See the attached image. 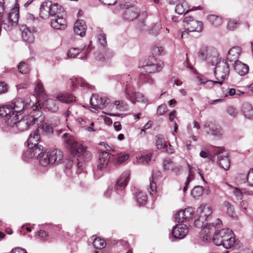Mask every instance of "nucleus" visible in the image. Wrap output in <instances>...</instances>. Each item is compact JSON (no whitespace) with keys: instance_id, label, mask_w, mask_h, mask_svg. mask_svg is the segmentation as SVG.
<instances>
[{"instance_id":"39","label":"nucleus","mask_w":253,"mask_h":253,"mask_svg":"<svg viewBox=\"0 0 253 253\" xmlns=\"http://www.w3.org/2000/svg\"><path fill=\"white\" fill-rule=\"evenodd\" d=\"M77 85H80L82 87H84L89 89H92L93 86L89 84L85 81L83 79H76L75 82H73V85L76 86Z\"/></svg>"},{"instance_id":"1","label":"nucleus","mask_w":253,"mask_h":253,"mask_svg":"<svg viewBox=\"0 0 253 253\" xmlns=\"http://www.w3.org/2000/svg\"><path fill=\"white\" fill-rule=\"evenodd\" d=\"M28 149L24 153L23 156L27 159L37 158L40 165L46 167L49 165L59 164L63 159L62 151L54 149L47 153L45 152L44 148L39 144L38 138L36 133L34 136L28 138L27 140Z\"/></svg>"},{"instance_id":"64","label":"nucleus","mask_w":253,"mask_h":253,"mask_svg":"<svg viewBox=\"0 0 253 253\" xmlns=\"http://www.w3.org/2000/svg\"><path fill=\"white\" fill-rule=\"evenodd\" d=\"M180 170V168L176 166L175 165L171 170V171L173 172L175 175H178L179 174Z\"/></svg>"},{"instance_id":"54","label":"nucleus","mask_w":253,"mask_h":253,"mask_svg":"<svg viewBox=\"0 0 253 253\" xmlns=\"http://www.w3.org/2000/svg\"><path fill=\"white\" fill-rule=\"evenodd\" d=\"M153 53L156 55H161L164 52V49L162 46H156L153 49Z\"/></svg>"},{"instance_id":"63","label":"nucleus","mask_w":253,"mask_h":253,"mask_svg":"<svg viewBox=\"0 0 253 253\" xmlns=\"http://www.w3.org/2000/svg\"><path fill=\"white\" fill-rule=\"evenodd\" d=\"M176 117V111H173L171 112L169 114V120L170 121L172 122L173 121L174 119Z\"/></svg>"},{"instance_id":"35","label":"nucleus","mask_w":253,"mask_h":253,"mask_svg":"<svg viewBox=\"0 0 253 253\" xmlns=\"http://www.w3.org/2000/svg\"><path fill=\"white\" fill-rule=\"evenodd\" d=\"M136 198L138 204L140 205H143L146 203L147 196L145 193L139 191L136 192Z\"/></svg>"},{"instance_id":"23","label":"nucleus","mask_w":253,"mask_h":253,"mask_svg":"<svg viewBox=\"0 0 253 253\" xmlns=\"http://www.w3.org/2000/svg\"><path fill=\"white\" fill-rule=\"evenodd\" d=\"M86 29V26L85 21L83 20H79L75 23L74 32L76 35L83 37L85 34Z\"/></svg>"},{"instance_id":"13","label":"nucleus","mask_w":253,"mask_h":253,"mask_svg":"<svg viewBox=\"0 0 253 253\" xmlns=\"http://www.w3.org/2000/svg\"><path fill=\"white\" fill-rule=\"evenodd\" d=\"M109 154L106 152H102L99 155L97 169L94 171V176L99 178L103 175L102 171L104 170L108 164L110 160Z\"/></svg>"},{"instance_id":"41","label":"nucleus","mask_w":253,"mask_h":253,"mask_svg":"<svg viewBox=\"0 0 253 253\" xmlns=\"http://www.w3.org/2000/svg\"><path fill=\"white\" fill-rule=\"evenodd\" d=\"M114 105L116 106V109L120 111H125L127 109L128 106L127 103L124 101H115L114 102Z\"/></svg>"},{"instance_id":"20","label":"nucleus","mask_w":253,"mask_h":253,"mask_svg":"<svg viewBox=\"0 0 253 253\" xmlns=\"http://www.w3.org/2000/svg\"><path fill=\"white\" fill-rule=\"evenodd\" d=\"M241 48L239 46H234L230 49L227 55V61L232 64L235 63L241 53Z\"/></svg>"},{"instance_id":"55","label":"nucleus","mask_w":253,"mask_h":253,"mask_svg":"<svg viewBox=\"0 0 253 253\" xmlns=\"http://www.w3.org/2000/svg\"><path fill=\"white\" fill-rule=\"evenodd\" d=\"M7 86L4 82H0V94L4 93L7 91Z\"/></svg>"},{"instance_id":"50","label":"nucleus","mask_w":253,"mask_h":253,"mask_svg":"<svg viewBox=\"0 0 253 253\" xmlns=\"http://www.w3.org/2000/svg\"><path fill=\"white\" fill-rule=\"evenodd\" d=\"M167 111V107L165 104H162L157 109V114L159 115H163Z\"/></svg>"},{"instance_id":"51","label":"nucleus","mask_w":253,"mask_h":253,"mask_svg":"<svg viewBox=\"0 0 253 253\" xmlns=\"http://www.w3.org/2000/svg\"><path fill=\"white\" fill-rule=\"evenodd\" d=\"M227 113L233 117H235L238 114L237 109L232 106H230L227 108Z\"/></svg>"},{"instance_id":"48","label":"nucleus","mask_w":253,"mask_h":253,"mask_svg":"<svg viewBox=\"0 0 253 253\" xmlns=\"http://www.w3.org/2000/svg\"><path fill=\"white\" fill-rule=\"evenodd\" d=\"M98 40L102 46L105 47L107 45L106 37L104 34L101 33L98 35Z\"/></svg>"},{"instance_id":"37","label":"nucleus","mask_w":253,"mask_h":253,"mask_svg":"<svg viewBox=\"0 0 253 253\" xmlns=\"http://www.w3.org/2000/svg\"><path fill=\"white\" fill-rule=\"evenodd\" d=\"M93 245L96 249H102L105 247L106 243L103 239L100 238H96L93 240Z\"/></svg>"},{"instance_id":"40","label":"nucleus","mask_w":253,"mask_h":253,"mask_svg":"<svg viewBox=\"0 0 253 253\" xmlns=\"http://www.w3.org/2000/svg\"><path fill=\"white\" fill-rule=\"evenodd\" d=\"M162 28L160 23H157L152 26L151 29L149 31V33L153 36H157L162 31Z\"/></svg>"},{"instance_id":"42","label":"nucleus","mask_w":253,"mask_h":253,"mask_svg":"<svg viewBox=\"0 0 253 253\" xmlns=\"http://www.w3.org/2000/svg\"><path fill=\"white\" fill-rule=\"evenodd\" d=\"M174 166L175 164L169 159L164 160L163 163V169L164 170L167 171L170 170L171 171Z\"/></svg>"},{"instance_id":"29","label":"nucleus","mask_w":253,"mask_h":253,"mask_svg":"<svg viewBox=\"0 0 253 253\" xmlns=\"http://www.w3.org/2000/svg\"><path fill=\"white\" fill-rule=\"evenodd\" d=\"M56 98L58 101L65 103H69L75 101V97L70 94L59 93Z\"/></svg>"},{"instance_id":"10","label":"nucleus","mask_w":253,"mask_h":253,"mask_svg":"<svg viewBox=\"0 0 253 253\" xmlns=\"http://www.w3.org/2000/svg\"><path fill=\"white\" fill-rule=\"evenodd\" d=\"M215 65L214 75L218 84H221L224 80L228 78L229 68L228 63L224 60L219 61Z\"/></svg>"},{"instance_id":"27","label":"nucleus","mask_w":253,"mask_h":253,"mask_svg":"<svg viewBox=\"0 0 253 253\" xmlns=\"http://www.w3.org/2000/svg\"><path fill=\"white\" fill-rule=\"evenodd\" d=\"M7 19L11 22L14 26H16L19 19V9L17 7L11 9L8 13Z\"/></svg>"},{"instance_id":"36","label":"nucleus","mask_w":253,"mask_h":253,"mask_svg":"<svg viewBox=\"0 0 253 253\" xmlns=\"http://www.w3.org/2000/svg\"><path fill=\"white\" fill-rule=\"evenodd\" d=\"M223 206L226 208L227 213L229 216L233 218L236 216L234 207L231 203L225 201L223 203Z\"/></svg>"},{"instance_id":"44","label":"nucleus","mask_w":253,"mask_h":253,"mask_svg":"<svg viewBox=\"0 0 253 253\" xmlns=\"http://www.w3.org/2000/svg\"><path fill=\"white\" fill-rule=\"evenodd\" d=\"M18 68L19 72L23 74H28L30 72V68L28 65L23 61H21L19 63Z\"/></svg>"},{"instance_id":"34","label":"nucleus","mask_w":253,"mask_h":253,"mask_svg":"<svg viewBox=\"0 0 253 253\" xmlns=\"http://www.w3.org/2000/svg\"><path fill=\"white\" fill-rule=\"evenodd\" d=\"M134 8L127 9L125 12V18L131 21L136 18L138 16V13L134 9Z\"/></svg>"},{"instance_id":"21","label":"nucleus","mask_w":253,"mask_h":253,"mask_svg":"<svg viewBox=\"0 0 253 253\" xmlns=\"http://www.w3.org/2000/svg\"><path fill=\"white\" fill-rule=\"evenodd\" d=\"M37 32V29L35 27L26 28L23 29L22 32L23 40L30 43H33L35 41L34 33Z\"/></svg>"},{"instance_id":"5","label":"nucleus","mask_w":253,"mask_h":253,"mask_svg":"<svg viewBox=\"0 0 253 253\" xmlns=\"http://www.w3.org/2000/svg\"><path fill=\"white\" fill-rule=\"evenodd\" d=\"M164 63L157 60L154 56H150L145 61V64L141 67L139 76V82L142 84H152L153 80L150 74L159 72L163 68Z\"/></svg>"},{"instance_id":"32","label":"nucleus","mask_w":253,"mask_h":253,"mask_svg":"<svg viewBox=\"0 0 253 253\" xmlns=\"http://www.w3.org/2000/svg\"><path fill=\"white\" fill-rule=\"evenodd\" d=\"M207 19L209 22L214 27H218L222 23V18L215 15H209L207 17Z\"/></svg>"},{"instance_id":"49","label":"nucleus","mask_w":253,"mask_h":253,"mask_svg":"<svg viewBox=\"0 0 253 253\" xmlns=\"http://www.w3.org/2000/svg\"><path fill=\"white\" fill-rule=\"evenodd\" d=\"M238 22L236 20H231L228 22L227 28L229 30H233L237 28Z\"/></svg>"},{"instance_id":"14","label":"nucleus","mask_w":253,"mask_h":253,"mask_svg":"<svg viewBox=\"0 0 253 253\" xmlns=\"http://www.w3.org/2000/svg\"><path fill=\"white\" fill-rule=\"evenodd\" d=\"M34 105V103L31 104V102L25 103L21 98H17L14 99L11 104L5 105L3 106H6V108H11L14 112L16 113H19L23 110H26L30 107H31Z\"/></svg>"},{"instance_id":"30","label":"nucleus","mask_w":253,"mask_h":253,"mask_svg":"<svg viewBox=\"0 0 253 253\" xmlns=\"http://www.w3.org/2000/svg\"><path fill=\"white\" fill-rule=\"evenodd\" d=\"M242 112L246 118L249 119L253 118V107L249 103L245 102L243 104Z\"/></svg>"},{"instance_id":"47","label":"nucleus","mask_w":253,"mask_h":253,"mask_svg":"<svg viewBox=\"0 0 253 253\" xmlns=\"http://www.w3.org/2000/svg\"><path fill=\"white\" fill-rule=\"evenodd\" d=\"M245 178L247 180L248 185L253 187V169H251L247 176H245Z\"/></svg>"},{"instance_id":"33","label":"nucleus","mask_w":253,"mask_h":253,"mask_svg":"<svg viewBox=\"0 0 253 253\" xmlns=\"http://www.w3.org/2000/svg\"><path fill=\"white\" fill-rule=\"evenodd\" d=\"M194 170L196 171V172L201 176L202 178L204 180V177L202 175L201 171L199 169H194V168L189 166V174L188 177H187L186 181L185 182V186H186V187H188L189 182L194 179L193 173Z\"/></svg>"},{"instance_id":"58","label":"nucleus","mask_w":253,"mask_h":253,"mask_svg":"<svg viewBox=\"0 0 253 253\" xmlns=\"http://www.w3.org/2000/svg\"><path fill=\"white\" fill-rule=\"evenodd\" d=\"M104 4L111 5L115 4L117 0H99Z\"/></svg>"},{"instance_id":"22","label":"nucleus","mask_w":253,"mask_h":253,"mask_svg":"<svg viewBox=\"0 0 253 253\" xmlns=\"http://www.w3.org/2000/svg\"><path fill=\"white\" fill-rule=\"evenodd\" d=\"M41 132H44L47 135H50L53 133V129L50 125L45 124L42 126H39L35 131L31 133L29 137L31 136L32 137V135L34 136V134L36 133V135L38 136L39 141L40 139V135Z\"/></svg>"},{"instance_id":"12","label":"nucleus","mask_w":253,"mask_h":253,"mask_svg":"<svg viewBox=\"0 0 253 253\" xmlns=\"http://www.w3.org/2000/svg\"><path fill=\"white\" fill-rule=\"evenodd\" d=\"M213 152L217 156V162L220 167L225 170H228L230 166V161L228 154L225 151L224 148L216 147Z\"/></svg>"},{"instance_id":"16","label":"nucleus","mask_w":253,"mask_h":253,"mask_svg":"<svg viewBox=\"0 0 253 253\" xmlns=\"http://www.w3.org/2000/svg\"><path fill=\"white\" fill-rule=\"evenodd\" d=\"M194 210L191 207H188L184 210L179 211L175 215V219L178 222H183L190 219L193 216Z\"/></svg>"},{"instance_id":"2","label":"nucleus","mask_w":253,"mask_h":253,"mask_svg":"<svg viewBox=\"0 0 253 253\" xmlns=\"http://www.w3.org/2000/svg\"><path fill=\"white\" fill-rule=\"evenodd\" d=\"M221 223V221L219 219H216L214 222H212L211 227L210 225L208 228H204L203 240L208 241L212 239L216 246L222 245L226 249L231 248L235 243L234 234L231 230L227 228L222 229L216 232Z\"/></svg>"},{"instance_id":"6","label":"nucleus","mask_w":253,"mask_h":253,"mask_svg":"<svg viewBox=\"0 0 253 253\" xmlns=\"http://www.w3.org/2000/svg\"><path fill=\"white\" fill-rule=\"evenodd\" d=\"M212 212L211 207L208 204H202L197 210L194 216V224L196 227L202 229V235L204 228H208L210 225V227L211 226L212 223L208 224V222L211 217Z\"/></svg>"},{"instance_id":"43","label":"nucleus","mask_w":253,"mask_h":253,"mask_svg":"<svg viewBox=\"0 0 253 253\" xmlns=\"http://www.w3.org/2000/svg\"><path fill=\"white\" fill-rule=\"evenodd\" d=\"M168 145L166 143L165 140L162 137V135H159L157 136V140L156 141V147L158 149L165 148L167 147Z\"/></svg>"},{"instance_id":"53","label":"nucleus","mask_w":253,"mask_h":253,"mask_svg":"<svg viewBox=\"0 0 253 253\" xmlns=\"http://www.w3.org/2000/svg\"><path fill=\"white\" fill-rule=\"evenodd\" d=\"M35 89L38 94H42L44 92V88L42 83L39 82L36 84Z\"/></svg>"},{"instance_id":"52","label":"nucleus","mask_w":253,"mask_h":253,"mask_svg":"<svg viewBox=\"0 0 253 253\" xmlns=\"http://www.w3.org/2000/svg\"><path fill=\"white\" fill-rule=\"evenodd\" d=\"M151 160V155L147 154L144 156H142L141 158H139V161L141 162L143 164H147Z\"/></svg>"},{"instance_id":"62","label":"nucleus","mask_w":253,"mask_h":253,"mask_svg":"<svg viewBox=\"0 0 253 253\" xmlns=\"http://www.w3.org/2000/svg\"><path fill=\"white\" fill-rule=\"evenodd\" d=\"M114 127L116 130L119 131L121 129L122 126L119 122H115L114 123Z\"/></svg>"},{"instance_id":"3","label":"nucleus","mask_w":253,"mask_h":253,"mask_svg":"<svg viewBox=\"0 0 253 253\" xmlns=\"http://www.w3.org/2000/svg\"><path fill=\"white\" fill-rule=\"evenodd\" d=\"M63 11L62 6L57 3H53L49 0L42 2L40 7V15L42 19H47L49 17H57L51 21V26L54 29H64L66 27V20L58 14Z\"/></svg>"},{"instance_id":"56","label":"nucleus","mask_w":253,"mask_h":253,"mask_svg":"<svg viewBox=\"0 0 253 253\" xmlns=\"http://www.w3.org/2000/svg\"><path fill=\"white\" fill-rule=\"evenodd\" d=\"M233 192L238 198H241L242 195L243 193V192H242V189H239L236 187L233 188Z\"/></svg>"},{"instance_id":"19","label":"nucleus","mask_w":253,"mask_h":253,"mask_svg":"<svg viewBox=\"0 0 253 253\" xmlns=\"http://www.w3.org/2000/svg\"><path fill=\"white\" fill-rule=\"evenodd\" d=\"M130 174L129 170H126L122 174L116 182V187L117 190H122L127 185L129 180Z\"/></svg>"},{"instance_id":"45","label":"nucleus","mask_w":253,"mask_h":253,"mask_svg":"<svg viewBox=\"0 0 253 253\" xmlns=\"http://www.w3.org/2000/svg\"><path fill=\"white\" fill-rule=\"evenodd\" d=\"M81 51V49L79 48H71L69 50L67 53V57L68 58H75Z\"/></svg>"},{"instance_id":"46","label":"nucleus","mask_w":253,"mask_h":253,"mask_svg":"<svg viewBox=\"0 0 253 253\" xmlns=\"http://www.w3.org/2000/svg\"><path fill=\"white\" fill-rule=\"evenodd\" d=\"M128 158L129 155L127 154L123 153L118 154L115 157L116 162L118 164L122 163L127 160Z\"/></svg>"},{"instance_id":"26","label":"nucleus","mask_w":253,"mask_h":253,"mask_svg":"<svg viewBox=\"0 0 253 253\" xmlns=\"http://www.w3.org/2000/svg\"><path fill=\"white\" fill-rule=\"evenodd\" d=\"M191 9L188 6V3L185 0H181L180 2L176 4L175 11L178 14H185Z\"/></svg>"},{"instance_id":"38","label":"nucleus","mask_w":253,"mask_h":253,"mask_svg":"<svg viewBox=\"0 0 253 253\" xmlns=\"http://www.w3.org/2000/svg\"><path fill=\"white\" fill-rule=\"evenodd\" d=\"M204 188L203 186H195L191 191V195L194 197H199L202 195L203 193Z\"/></svg>"},{"instance_id":"4","label":"nucleus","mask_w":253,"mask_h":253,"mask_svg":"<svg viewBox=\"0 0 253 253\" xmlns=\"http://www.w3.org/2000/svg\"><path fill=\"white\" fill-rule=\"evenodd\" d=\"M62 139L67 144V147L70 150L71 154L78 156L79 162L77 166L79 168H82L83 163L80 162L82 160L88 161L91 158L90 153L85 150L81 143H78L74 137L67 133H64L62 136Z\"/></svg>"},{"instance_id":"9","label":"nucleus","mask_w":253,"mask_h":253,"mask_svg":"<svg viewBox=\"0 0 253 253\" xmlns=\"http://www.w3.org/2000/svg\"><path fill=\"white\" fill-rule=\"evenodd\" d=\"M199 57L211 65H216L219 61L218 53L216 49L212 47L203 46L199 52Z\"/></svg>"},{"instance_id":"31","label":"nucleus","mask_w":253,"mask_h":253,"mask_svg":"<svg viewBox=\"0 0 253 253\" xmlns=\"http://www.w3.org/2000/svg\"><path fill=\"white\" fill-rule=\"evenodd\" d=\"M211 126V131L207 132L208 134H211L212 136L219 138L222 134L221 127L217 124H215L214 126L210 125Z\"/></svg>"},{"instance_id":"17","label":"nucleus","mask_w":253,"mask_h":253,"mask_svg":"<svg viewBox=\"0 0 253 253\" xmlns=\"http://www.w3.org/2000/svg\"><path fill=\"white\" fill-rule=\"evenodd\" d=\"M184 21L187 23V30L190 32H200L203 29V24L202 22L194 20L192 17H185Z\"/></svg>"},{"instance_id":"8","label":"nucleus","mask_w":253,"mask_h":253,"mask_svg":"<svg viewBox=\"0 0 253 253\" xmlns=\"http://www.w3.org/2000/svg\"><path fill=\"white\" fill-rule=\"evenodd\" d=\"M131 78L129 75L123 77V80L125 81L123 84H125L124 93L126 98L130 100L132 103H134L135 102H141L145 104L148 103V99L140 92H133L132 91V86L128 80Z\"/></svg>"},{"instance_id":"7","label":"nucleus","mask_w":253,"mask_h":253,"mask_svg":"<svg viewBox=\"0 0 253 253\" xmlns=\"http://www.w3.org/2000/svg\"><path fill=\"white\" fill-rule=\"evenodd\" d=\"M44 119V117L41 111H35L32 114L24 116L19 121L18 120L15 126L19 131H24L34 124L39 125L40 123L43 122Z\"/></svg>"},{"instance_id":"60","label":"nucleus","mask_w":253,"mask_h":253,"mask_svg":"<svg viewBox=\"0 0 253 253\" xmlns=\"http://www.w3.org/2000/svg\"><path fill=\"white\" fill-rule=\"evenodd\" d=\"M11 253H27V252L24 249L20 248H17L13 249Z\"/></svg>"},{"instance_id":"61","label":"nucleus","mask_w":253,"mask_h":253,"mask_svg":"<svg viewBox=\"0 0 253 253\" xmlns=\"http://www.w3.org/2000/svg\"><path fill=\"white\" fill-rule=\"evenodd\" d=\"M215 124L214 123L211 122H206V123H205V125H204L203 127L204 129L209 128V131H207V132H210L211 126H210V125H211L212 126H214Z\"/></svg>"},{"instance_id":"25","label":"nucleus","mask_w":253,"mask_h":253,"mask_svg":"<svg viewBox=\"0 0 253 253\" xmlns=\"http://www.w3.org/2000/svg\"><path fill=\"white\" fill-rule=\"evenodd\" d=\"M162 177V173L160 171H157L155 173L152 174V178L150 179L149 189H148L151 194L153 195L157 191L155 180Z\"/></svg>"},{"instance_id":"15","label":"nucleus","mask_w":253,"mask_h":253,"mask_svg":"<svg viewBox=\"0 0 253 253\" xmlns=\"http://www.w3.org/2000/svg\"><path fill=\"white\" fill-rule=\"evenodd\" d=\"M110 103L109 99L106 97H101L97 95H93L90 99V104L95 110L102 109Z\"/></svg>"},{"instance_id":"18","label":"nucleus","mask_w":253,"mask_h":253,"mask_svg":"<svg viewBox=\"0 0 253 253\" xmlns=\"http://www.w3.org/2000/svg\"><path fill=\"white\" fill-rule=\"evenodd\" d=\"M188 229L184 224H178L173 227L172 233L176 239H182L188 233Z\"/></svg>"},{"instance_id":"24","label":"nucleus","mask_w":253,"mask_h":253,"mask_svg":"<svg viewBox=\"0 0 253 253\" xmlns=\"http://www.w3.org/2000/svg\"><path fill=\"white\" fill-rule=\"evenodd\" d=\"M233 65L235 71L240 76H245L248 73V66L241 61H237Z\"/></svg>"},{"instance_id":"57","label":"nucleus","mask_w":253,"mask_h":253,"mask_svg":"<svg viewBox=\"0 0 253 253\" xmlns=\"http://www.w3.org/2000/svg\"><path fill=\"white\" fill-rule=\"evenodd\" d=\"M95 59L96 60L103 62L105 60V57L103 56L102 53L97 52L95 53Z\"/></svg>"},{"instance_id":"59","label":"nucleus","mask_w":253,"mask_h":253,"mask_svg":"<svg viewBox=\"0 0 253 253\" xmlns=\"http://www.w3.org/2000/svg\"><path fill=\"white\" fill-rule=\"evenodd\" d=\"M216 81H213L211 80H209L206 82H202V83L203 84H206L207 86L208 87H211L214 84H218V83L216 82Z\"/></svg>"},{"instance_id":"28","label":"nucleus","mask_w":253,"mask_h":253,"mask_svg":"<svg viewBox=\"0 0 253 253\" xmlns=\"http://www.w3.org/2000/svg\"><path fill=\"white\" fill-rule=\"evenodd\" d=\"M46 108L52 112H56L58 110V105L56 100L48 99L44 102Z\"/></svg>"},{"instance_id":"11","label":"nucleus","mask_w":253,"mask_h":253,"mask_svg":"<svg viewBox=\"0 0 253 253\" xmlns=\"http://www.w3.org/2000/svg\"><path fill=\"white\" fill-rule=\"evenodd\" d=\"M0 116L3 117L5 125L9 127H13L19 120V115L14 112L11 108H6V106L0 107Z\"/></svg>"}]
</instances>
